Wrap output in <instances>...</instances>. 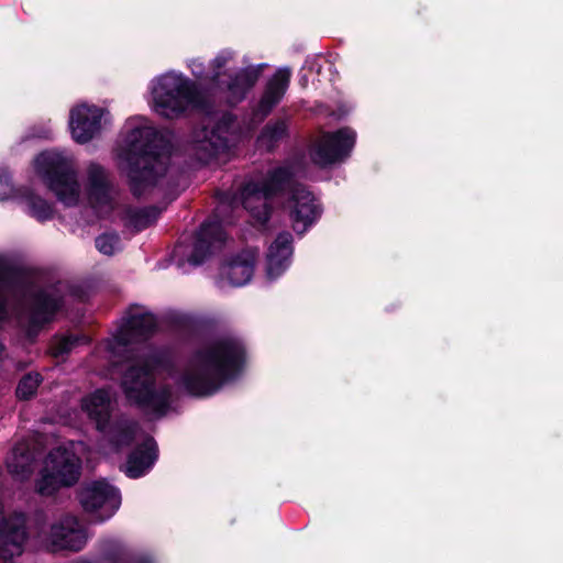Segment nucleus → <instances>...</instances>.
I'll return each mask as SVG.
<instances>
[{
  "label": "nucleus",
  "mask_w": 563,
  "mask_h": 563,
  "mask_svg": "<svg viewBox=\"0 0 563 563\" xmlns=\"http://www.w3.org/2000/svg\"><path fill=\"white\" fill-rule=\"evenodd\" d=\"M51 135H52V130L51 129H44L40 133H37L35 136L43 137V139H48Z\"/></svg>",
  "instance_id": "33"
},
{
  "label": "nucleus",
  "mask_w": 563,
  "mask_h": 563,
  "mask_svg": "<svg viewBox=\"0 0 563 563\" xmlns=\"http://www.w3.org/2000/svg\"><path fill=\"white\" fill-rule=\"evenodd\" d=\"M292 236L289 232L277 235L266 254V274L269 279L279 277L290 265Z\"/></svg>",
  "instance_id": "15"
},
{
  "label": "nucleus",
  "mask_w": 563,
  "mask_h": 563,
  "mask_svg": "<svg viewBox=\"0 0 563 563\" xmlns=\"http://www.w3.org/2000/svg\"><path fill=\"white\" fill-rule=\"evenodd\" d=\"M79 500L86 511L101 521L112 517L121 505L119 490L106 481L87 483L80 490Z\"/></svg>",
  "instance_id": "12"
},
{
  "label": "nucleus",
  "mask_w": 563,
  "mask_h": 563,
  "mask_svg": "<svg viewBox=\"0 0 563 563\" xmlns=\"http://www.w3.org/2000/svg\"><path fill=\"white\" fill-rule=\"evenodd\" d=\"M96 247L104 255H113L121 250V241L114 233H104L96 239Z\"/></svg>",
  "instance_id": "27"
},
{
  "label": "nucleus",
  "mask_w": 563,
  "mask_h": 563,
  "mask_svg": "<svg viewBox=\"0 0 563 563\" xmlns=\"http://www.w3.org/2000/svg\"><path fill=\"white\" fill-rule=\"evenodd\" d=\"M22 202L25 211L38 221L49 220L54 216L53 206L34 192L25 194Z\"/></svg>",
  "instance_id": "23"
},
{
  "label": "nucleus",
  "mask_w": 563,
  "mask_h": 563,
  "mask_svg": "<svg viewBox=\"0 0 563 563\" xmlns=\"http://www.w3.org/2000/svg\"><path fill=\"white\" fill-rule=\"evenodd\" d=\"M60 306L55 289L45 290L32 298L29 311L30 322L38 325L48 322Z\"/></svg>",
  "instance_id": "20"
},
{
  "label": "nucleus",
  "mask_w": 563,
  "mask_h": 563,
  "mask_svg": "<svg viewBox=\"0 0 563 563\" xmlns=\"http://www.w3.org/2000/svg\"><path fill=\"white\" fill-rule=\"evenodd\" d=\"M7 269L0 262V320H2L7 316V309L4 305V292L7 289Z\"/></svg>",
  "instance_id": "31"
},
{
  "label": "nucleus",
  "mask_w": 563,
  "mask_h": 563,
  "mask_svg": "<svg viewBox=\"0 0 563 563\" xmlns=\"http://www.w3.org/2000/svg\"><path fill=\"white\" fill-rule=\"evenodd\" d=\"M14 188L11 184L8 173L0 174V201L10 199L13 196Z\"/></svg>",
  "instance_id": "30"
},
{
  "label": "nucleus",
  "mask_w": 563,
  "mask_h": 563,
  "mask_svg": "<svg viewBox=\"0 0 563 563\" xmlns=\"http://www.w3.org/2000/svg\"><path fill=\"white\" fill-rule=\"evenodd\" d=\"M169 161L166 140L144 117L130 118L123 128L118 147V166L128 177L131 190L141 196L152 188L167 191L169 201L178 191L168 173Z\"/></svg>",
  "instance_id": "2"
},
{
  "label": "nucleus",
  "mask_w": 563,
  "mask_h": 563,
  "mask_svg": "<svg viewBox=\"0 0 563 563\" xmlns=\"http://www.w3.org/2000/svg\"><path fill=\"white\" fill-rule=\"evenodd\" d=\"M89 539L87 528L77 517L65 515L56 519L48 531H41L37 540L41 547L51 552H78Z\"/></svg>",
  "instance_id": "9"
},
{
  "label": "nucleus",
  "mask_w": 563,
  "mask_h": 563,
  "mask_svg": "<svg viewBox=\"0 0 563 563\" xmlns=\"http://www.w3.org/2000/svg\"><path fill=\"white\" fill-rule=\"evenodd\" d=\"M231 52H221L208 65L200 58H192L188 66L201 85L210 86L225 93L230 103L240 102L257 81L263 65L238 69Z\"/></svg>",
  "instance_id": "4"
},
{
  "label": "nucleus",
  "mask_w": 563,
  "mask_h": 563,
  "mask_svg": "<svg viewBox=\"0 0 563 563\" xmlns=\"http://www.w3.org/2000/svg\"><path fill=\"white\" fill-rule=\"evenodd\" d=\"M139 437L137 426L132 421H121L111 431V452L120 451Z\"/></svg>",
  "instance_id": "24"
},
{
  "label": "nucleus",
  "mask_w": 563,
  "mask_h": 563,
  "mask_svg": "<svg viewBox=\"0 0 563 563\" xmlns=\"http://www.w3.org/2000/svg\"><path fill=\"white\" fill-rule=\"evenodd\" d=\"M229 206H230V203H229V202H227L225 200H222V201L220 202V205L218 206V208H217V213H222V212H224V211L229 208Z\"/></svg>",
  "instance_id": "32"
},
{
  "label": "nucleus",
  "mask_w": 563,
  "mask_h": 563,
  "mask_svg": "<svg viewBox=\"0 0 563 563\" xmlns=\"http://www.w3.org/2000/svg\"><path fill=\"white\" fill-rule=\"evenodd\" d=\"M231 119L223 117L212 126H205L192 134L190 152L202 164H221L229 159Z\"/></svg>",
  "instance_id": "8"
},
{
  "label": "nucleus",
  "mask_w": 563,
  "mask_h": 563,
  "mask_svg": "<svg viewBox=\"0 0 563 563\" xmlns=\"http://www.w3.org/2000/svg\"><path fill=\"white\" fill-rule=\"evenodd\" d=\"M162 208H128L123 211L125 225L141 231L153 224L159 217Z\"/></svg>",
  "instance_id": "22"
},
{
  "label": "nucleus",
  "mask_w": 563,
  "mask_h": 563,
  "mask_svg": "<svg viewBox=\"0 0 563 563\" xmlns=\"http://www.w3.org/2000/svg\"><path fill=\"white\" fill-rule=\"evenodd\" d=\"M220 222H229L228 220H220L219 222H206L201 225L198 232L194 250L188 257L189 263L199 265L206 257L225 239Z\"/></svg>",
  "instance_id": "16"
},
{
  "label": "nucleus",
  "mask_w": 563,
  "mask_h": 563,
  "mask_svg": "<svg viewBox=\"0 0 563 563\" xmlns=\"http://www.w3.org/2000/svg\"><path fill=\"white\" fill-rule=\"evenodd\" d=\"M300 172L301 163L298 159L273 167L265 175L246 181L234 203H241L254 222L264 224L271 214V199L287 191L286 209L292 228L302 234L320 218L322 209L313 194L296 183Z\"/></svg>",
  "instance_id": "3"
},
{
  "label": "nucleus",
  "mask_w": 563,
  "mask_h": 563,
  "mask_svg": "<svg viewBox=\"0 0 563 563\" xmlns=\"http://www.w3.org/2000/svg\"><path fill=\"white\" fill-rule=\"evenodd\" d=\"M290 79V71L287 68L278 69L274 76L267 82L265 92L258 103L257 114L260 119L267 115L271 110L282 100L284 97Z\"/></svg>",
  "instance_id": "18"
},
{
  "label": "nucleus",
  "mask_w": 563,
  "mask_h": 563,
  "mask_svg": "<svg viewBox=\"0 0 563 563\" xmlns=\"http://www.w3.org/2000/svg\"><path fill=\"white\" fill-rule=\"evenodd\" d=\"M108 121L106 109L95 104L79 103L69 112L68 124L71 137L79 144H86L100 136Z\"/></svg>",
  "instance_id": "10"
},
{
  "label": "nucleus",
  "mask_w": 563,
  "mask_h": 563,
  "mask_svg": "<svg viewBox=\"0 0 563 563\" xmlns=\"http://www.w3.org/2000/svg\"><path fill=\"white\" fill-rule=\"evenodd\" d=\"M71 449L58 446L49 452L36 489L41 495L49 496L64 486L75 484L80 474V461Z\"/></svg>",
  "instance_id": "7"
},
{
  "label": "nucleus",
  "mask_w": 563,
  "mask_h": 563,
  "mask_svg": "<svg viewBox=\"0 0 563 563\" xmlns=\"http://www.w3.org/2000/svg\"><path fill=\"white\" fill-rule=\"evenodd\" d=\"M36 174L65 206H76L80 188L73 159L59 151H45L34 159Z\"/></svg>",
  "instance_id": "6"
},
{
  "label": "nucleus",
  "mask_w": 563,
  "mask_h": 563,
  "mask_svg": "<svg viewBox=\"0 0 563 563\" xmlns=\"http://www.w3.org/2000/svg\"><path fill=\"white\" fill-rule=\"evenodd\" d=\"M356 133L350 128H343L334 133H324L313 144L310 156L316 165L325 167L346 158L354 144Z\"/></svg>",
  "instance_id": "11"
},
{
  "label": "nucleus",
  "mask_w": 563,
  "mask_h": 563,
  "mask_svg": "<svg viewBox=\"0 0 563 563\" xmlns=\"http://www.w3.org/2000/svg\"><path fill=\"white\" fill-rule=\"evenodd\" d=\"M104 554L114 563H151L147 559L131 560L123 544L118 540L104 542Z\"/></svg>",
  "instance_id": "25"
},
{
  "label": "nucleus",
  "mask_w": 563,
  "mask_h": 563,
  "mask_svg": "<svg viewBox=\"0 0 563 563\" xmlns=\"http://www.w3.org/2000/svg\"><path fill=\"white\" fill-rule=\"evenodd\" d=\"M157 459V448L155 441L150 437H144L143 442L129 456L125 473L129 477L137 478L144 475Z\"/></svg>",
  "instance_id": "19"
},
{
  "label": "nucleus",
  "mask_w": 563,
  "mask_h": 563,
  "mask_svg": "<svg viewBox=\"0 0 563 563\" xmlns=\"http://www.w3.org/2000/svg\"><path fill=\"white\" fill-rule=\"evenodd\" d=\"M40 374H27L19 383L16 388V395L21 399H27L33 396L40 385Z\"/></svg>",
  "instance_id": "28"
},
{
  "label": "nucleus",
  "mask_w": 563,
  "mask_h": 563,
  "mask_svg": "<svg viewBox=\"0 0 563 563\" xmlns=\"http://www.w3.org/2000/svg\"><path fill=\"white\" fill-rule=\"evenodd\" d=\"M87 200L101 217L108 216L114 208V190L104 168L91 163L87 168Z\"/></svg>",
  "instance_id": "13"
},
{
  "label": "nucleus",
  "mask_w": 563,
  "mask_h": 563,
  "mask_svg": "<svg viewBox=\"0 0 563 563\" xmlns=\"http://www.w3.org/2000/svg\"><path fill=\"white\" fill-rule=\"evenodd\" d=\"M257 258L258 252L255 250H245L238 254L222 266L220 273L221 283L235 287L247 284L253 276Z\"/></svg>",
  "instance_id": "14"
},
{
  "label": "nucleus",
  "mask_w": 563,
  "mask_h": 563,
  "mask_svg": "<svg viewBox=\"0 0 563 563\" xmlns=\"http://www.w3.org/2000/svg\"><path fill=\"white\" fill-rule=\"evenodd\" d=\"M80 339L77 336H58L51 345V352L55 357L64 356L69 353L78 343Z\"/></svg>",
  "instance_id": "29"
},
{
  "label": "nucleus",
  "mask_w": 563,
  "mask_h": 563,
  "mask_svg": "<svg viewBox=\"0 0 563 563\" xmlns=\"http://www.w3.org/2000/svg\"><path fill=\"white\" fill-rule=\"evenodd\" d=\"M34 454L24 442L16 444L8 456L7 466L9 472L19 479H25L32 473Z\"/></svg>",
  "instance_id": "21"
},
{
  "label": "nucleus",
  "mask_w": 563,
  "mask_h": 563,
  "mask_svg": "<svg viewBox=\"0 0 563 563\" xmlns=\"http://www.w3.org/2000/svg\"><path fill=\"white\" fill-rule=\"evenodd\" d=\"M286 131L287 124L285 121L267 124L257 139L258 145L263 148L271 150L274 144L286 134Z\"/></svg>",
  "instance_id": "26"
},
{
  "label": "nucleus",
  "mask_w": 563,
  "mask_h": 563,
  "mask_svg": "<svg viewBox=\"0 0 563 563\" xmlns=\"http://www.w3.org/2000/svg\"><path fill=\"white\" fill-rule=\"evenodd\" d=\"M155 329V317L145 308L133 307L101 346L112 365L126 358L121 388L130 402L148 412L164 413L178 393L195 397L213 395L244 363V346L234 336L210 340L177 365L151 346L133 347Z\"/></svg>",
  "instance_id": "1"
},
{
  "label": "nucleus",
  "mask_w": 563,
  "mask_h": 563,
  "mask_svg": "<svg viewBox=\"0 0 563 563\" xmlns=\"http://www.w3.org/2000/svg\"><path fill=\"white\" fill-rule=\"evenodd\" d=\"M81 407L97 428L103 431L112 411V395L108 389H98L82 399Z\"/></svg>",
  "instance_id": "17"
},
{
  "label": "nucleus",
  "mask_w": 563,
  "mask_h": 563,
  "mask_svg": "<svg viewBox=\"0 0 563 563\" xmlns=\"http://www.w3.org/2000/svg\"><path fill=\"white\" fill-rule=\"evenodd\" d=\"M147 92L151 110L169 120L178 119L200 104L196 84L176 70L153 77L148 82Z\"/></svg>",
  "instance_id": "5"
}]
</instances>
